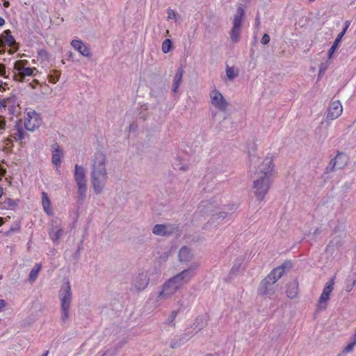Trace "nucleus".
<instances>
[{"mask_svg": "<svg viewBox=\"0 0 356 356\" xmlns=\"http://www.w3.org/2000/svg\"><path fill=\"white\" fill-rule=\"evenodd\" d=\"M272 157H266L254 172L252 190L257 200L261 202L268 193L273 179Z\"/></svg>", "mask_w": 356, "mask_h": 356, "instance_id": "f257e3e1", "label": "nucleus"}, {"mask_svg": "<svg viewBox=\"0 0 356 356\" xmlns=\"http://www.w3.org/2000/svg\"><path fill=\"white\" fill-rule=\"evenodd\" d=\"M108 179L106 169V155L102 152H97L92 160L91 181L95 193L102 191Z\"/></svg>", "mask_w": 356, "mask_h": 356, "instance_id": "f03ea898", "label": "nucleus"}, {"mask_svg": "<svg viewBox=\"0 0 356 356\" xmlns=\"http://www.w3.org/2000/svg\"><path fill=\"white\" fill-rule=\"evenodd\" d=\"M60 300L61 320L65 323L69 318L70 305L72 299V293L70 282H65L60 288L58 293Z\"/></svg>", "mask_w": 356, "mask_h": 356, "instance_id": "7ed1b4c3", "label": "nucleus"}, {"mask_svg": "<svg viewBox=\"0 0 356 356\" xmlns=\"http://www.w3.org/2000/svg\"><path fill=\"white\" fill-rule=\"evenodd\" d=\"M244 15V6L243 4L240 3L237 7L236 13L233 19V26L230 31V38L234 43H236L239 41L241 32L242 22Z\"/></svg>", "mask_w": 356, "mask_h": 356, "instance_id": "20e7f679", "label": "nucleus"}, {"mask_svg": "<svg viewBox=\"0 0 356 356\" xmlns=\"http://www.w3.org/2000/svg\"><path fill=\"white\" fill-rule=\"evenodd\" d=\"M183 284L179 281L176 275L165 282L162 290L159 292L158 298H168L175 293Z\"/></svg>", "mask_w": 356, "mask_h": 356, "instance_id": "39448f33", "label": "nucleus"}, {"mask_svg": "<svg viewBox=\"0 0 356 356\" xmlns=\"http://www.w3.org/2000/svg\"><path fill=\"white\" fill-rule=\"evenodd\" d=\"M279 280L275 275L270 273L264 279H263L258 287L259 295L264 296H270L275 293L274 284Z\"/></svg>", "mask_w": 356, "mask_h": 356, "instance_id": "423d86ee", "label": "nucleus"}, {"mask_svg": "<svg viewBox=\"0 0 356 356\" xmlns=\"http://www.w3.org/2000/svg\"><path fill=\"white\" fill-rule=\"evenodd\" d=\"M26 60H19L15 63V69L17 70L19 73L15 75V79L20 82L24 81V76H35L34 72H38V70L35 67H25L28 64Z\"/></svg>", "mask_w": 356, "mask_h": 356, "instance_id": "0eeeda50", "label": "nucleus"}, {"mask_svg": "<svg viewBox=\"0 0 356 356\" xmlns=\"http://www.w3.org/2000/svg\"><path fill=\"white\" fill-rule=\"evenodd\" d=\"M179 227L172 224H157L154 226L152 233L161 236H170L178 232Z\"/></svg>", "mask_w": 356, "mask_h": 356, "instance_id": "6e6552de", "label": "nucleus"}, {"mask_svg": "<svg viewBox=\"0 0 356 356\" xmlns=\"http://www.w3.org/2000/svg\"><path fill=\"white\" fill-rule=\"evenodd\" d=\"M27 117L24 120V127L26 130L34 131L40 127L42 124V119L35 111H31L26 113Z\"/></svg>", "mask_w": 356, "mask_h": 356, "instance_id": "1a4fd4ad", "label": "nucleus"}, {"mask_svg": "<svg viewBox=\"0 0 356 356\" xmlns=\"http://www.w3.org/2000/svg\"><path fill=\"white\" fill-rule=\"evenodd\" d=\"M348 160V158L345 153L338 152L336 156L330 161L327 167V171L333 172L342 169L346 165Z\"/></svg>", "mask_w": 356, "mask_h": 356, "instance_id": "9d476101", "label": "nucleus"}, {"mask_svg": "<svg viewBox=\"0 0 356 356\" xmlns=\"http://www.w3.org/2000/svg\"><path fill=\"white\" fill-rule=\"evenodd\" d=\"M199 267V264L195 262L192 264L187 269H184L176 276L179 281L184 285L190 282V280L195 275L196 270Z\"/></svg>", "mask_w": 356, "mask_h": 356, "instance_id": "9b49d317", "label": "nucleus"}, {"mask_svg": "<svg viewBox=\"0 0 356 356\" xmlns=\"http://www.w3.org/2000/svg\"><path fill=\"white\" fill-rule=\"evenodd\" d=\"M149 279L145 273H140L133 277L131 285L137 291L144 290L149 284Z\"/></svg>", "mask_w": 356, "mask_h": 356, "instance_id": "f8f14e48", "label": "nucleus"}, {"mask_svg": "<svg viewBox=\"0 0 356 356\" xmlns=\"http://www.w3.org/2000/svg\"><path fill=\"white\" fill-rule=\"evenodd\" d=\"M211 102L213 106L222 111H225L228 105L222 95L216 90L213 91Z\"/></svg>", "mask_w": 356, "mask_h": 356, "instance_id": "ddd939ff", "label": "nucleus"}, {"mask_svg": "<svg viewBox=\"0 0 356 356\" xmlns=\"http://www.w3.org/2000/svg\"><path fill=\"white\" fill-rule=\"evenodd\" d=\"M3 33L5 34L3 35L5 47L7 45L10 47V50L8 51V53L10 54H13L19 49V44L16 42L15 38L12 35L10 29L4 31Z\"/></svg>", "mask_w": 356, "mask_h": 356, "instance_id": "4468645a", "label": "nucleus"}, {"mask_svg": "<svg viewBox=\"0 0 356 356\" xmlns=\"http://www.w3.org/2000/svg\"><path fill=\"white\" fill-rule=\"evenodd\" d=\"M342 106L339 101L332 102L327 114V120H333L339 118L342 113Z\"/></svg>", "mask_w": 356, "mask_h": 356, "instance_id": "2eb2a0df", "label": "nucleus"}, {"mask_svg": "<svg viewBox=\"0 0 356 356\" xmlns=\"http://www.w3.org/2000/svg\"><path fill=\"white\" fill-rule=\"evenodd\" d=\"M71 44L75 50L79 51L83 56L89 57L91 56L89 47L86 45L81 40H73L71 42Z\"/></svg>", "mask_w": 356, "mask_h": 356, "instance_id": "dca6fc26", "label": "nucleus"}, {"mask_svg": "<svg viewBox=\"0 0 356 356\" xmlns=\"http://www.w3.org/2000/svg\"><path fill=\"white\" fill-rule=\"evenodd\" d=\"M291 268V261L289 260H286L281 266L275 268L270 273L273 275H275L277 277V278L280 279L284 275L286 270H288Z\"/></svg>", "mask_w": 356, "mask_h": 356, "instance_id": "f3484780", "label": "nucleus"}, {"mask_svg": "<svg viewBox=\"0 0 356 356\" xmlns=\"http://www.w3.org/2000/svg\"><path fill=\"white\" fill-rule=\"evenodd\" d=\"M52 147L54 148L51 157L52 163L56 166H59L61 163V158L63 155V151L56 143L52 145Z\"/></svg>", "mask_w": 356, "mask_h": 356, "instance_id": "a211bd4d", "label": "nucleus"}, {"mask_svg": "<svg viewBox=\"0 0 356 356\" xmlns=\"http://www.w3.org/2000/svg\"><path fill=\"white\" fill-rule=\"evenodd\" d=\"M74 179L76 184H86L85 170L78 164L74 167Z\"/></svg>", "mask_w": 356, "mask_h": 356, "instance_id": "6ab92c4d", "label": "nucleus"}, {"mask_svg": "<svg viewBox=\"0 0 356 356\" xmlns=\"http://www.w3.org/2000/svg\"><path fill=\"white\" fill-rule=\"evenodd\" d=\"M178 256L181 262H189L193 259L191 250L186 246H184L180 249Z\"/></svg>", "mask_w": 356, "mask_h": 356, "instance_id": "aec40b11", "label": "nucleus"}, {"mask_svg": "<svg viewBox=\"0 0 356 356\" xmlns=\"http://www.w3.org/2000/svg\"><path fill=\"white\" fill-rule=\"evenodd\" d=\"M298 291V282L296 280L289 282L287 285L286 293L288 298L293 299L296 297Z\"/></svg>", "mask_w": 356, "mask_h": 356, "instance_id": "412c9836", "label": "nucleus"}, {"mask_svg": "<svg viewBox=\"0 0 356 356\" xmlns=\"http://www.w3.org/2000/svg\"><path fill=\"white\" fill-rule=\"evenodd\" d=\"M184 70L181 67H179L177 71L176 74L175 75L174 79H173V83H172V91L173 92H176L182 81V76H183Z\"/></svg>", "mask_w": 356, "mask_h": 356, "instance_id": "4be33fe9", "label": "nucleus"}, {"mask_svg": "<svg viewBox=\"0 0 356 356\" xmlns=\"http://www.w3.org/2000/svg\"><path fill=\"white\" fill-rule=\"evenodd\" d=\"M42 204L44 212L48 215H52V211L51 209V201L46 192L42 193Z\"/></svg>", "mask_w": 356, "mask_h": 356, "instance_id": "5701e85b", "label": "nucleus"}, {"mask_svg": "<svg viewBox=\"0 0 356 356\" xmlns=\"http://www.w3.org/2000/svg\"><path fill=\"white\" fill-rule=\"evenodd\" d=\"M63 230L62 228L56 227V231L54 232V227H52L51 231L49 232V236L51 240L55 243H58L59 240L63 235Z\"/></svg>", "mask_w": 356, "mask_h": 356, "instance_id": "b1692460", "label": "nucleus"}, {"mask_svg": "<svg viewBox=\"0 0 356 356\" xmlns=\"http://www.w3.org/2000/svg\"><path fill=\"white\" fill-rule=\"evenodd\" d=\"M189 339L188 335L186 334H182L179 339H175L172 341L170 343V347L172 348H177L181 345L184 344Z\"/></svg>", "mask_w": 356, "mask_h": 356, "instance_id": "393cba45", "label": "nucleus"}, {"mask_svg": "<svg viewBox=\"0 0 356 356\" xmlns=\"http://www.w3.org/2000/svg\"><path fill=\"white\" fill-rule=\"evenodd\" d=\"M42 268V264H36L34 267L32 268L29 273V280L30 282H33L37 279L39 272L40 271Z\"/></svg>", "mask_w": 356, "mask_h": 356, "instance_id": "a878e982", "label": "nucleus"}, {"mask_svg": "<svg viewBox=\"0 0 356 356\" xmlns=\"http://www.w3.org/2000/svg\"><path fill=\"white\" fill-rule=\"evenodd\" d=\"M341 40H342V38H341V35H337V37L334 40L332 45L328 50L327 56H328L329 59L332 58L333 54L338 49Z\"/></svg>", "mask_w": 356, "mask_h": 356, "instance_id": "bb28decb", "label": "nucleus"}, {"mask_svg": "<svg viewBox=\"0 0 356 356\" xmlns=\"http://www.w3.org/2000/svg\"><path fill=\"white\" fill-rule=\"evenodd\" d=\"M239 74V70L235 69L234 67H226V75L229 81H232L234 79L237 77Z\"/></svg>", "mask_w": 356, "mask_h": 356, "instance_id": "cd10ccee", "label": "nucleus"}, {"mask_svg": "<svg viewBox=\"0 0 356 356\" xmlns=\"http://www.w3.org/2000/svg\"><path fill=\"white\" fill-rule=\"evenodd\" d=\"M79 200H84L86 198L87 185L86 184H77Z\"/></svg>", "mask_w": 356, "mask_h": 356, "instance_id": "c85d7f7f", "label": "nucleus"}, {"mask_svg": "<svg viewBox=\"0 0 356 356\" xmlns=\"http://www.w3.org/2000/svg\"><path fill=\"white\" fill-rule=\"evenodd\" d=\"M194 324L195 325V328H197V330L200 331L206 326L207 320L203 316H198L195 319V322Z\"/></svg>", "mask_w": 356, "mask_h": 356, "instance_id": "c756f323", "label": "nucleus"}, {"mask_svg": "<svg viewBox=\"0 0 356 356\" xmlns=\"http://www.w3.org/2000/svg\"><path fill=\"white\" fill-rule=\"evenodd\" d=\"M60 74L61 73L60 71L56 70H53L52 72L48 76L49 82L53 83H56L58 81Z\"/></svg>", "mask_w": 356, "mask_h": 356, "instance_id": "7c9ffc66", "label": "nucleus"}, {"mask_svg": "<svg viewBox=\"0 0 356 356\" xmlns=\"http://www.w3.org/2000/svg\"><path fill=\"white\" fill-rule=\"evenodd\" d=\"M172 49V42L170 39H165L162 43V51L166 54L170 51Z\"/></svg>", "mask_w": 356, "mask_h": 356, "instance_id": "2f4dec72", "label": "nucleus"}, {"mask_svg": "<svg viewBox=\"0 0 356 356\" xmlns=\"http://www.w3.org/2000/svg\"><path fill=\"white\" fill-rule=\"evenodd\" d=\"M15 128L17 129V136L15 137V139L16 140H22L25 138V136L26 135L25 131L23 130L22 127L20 124H17L15 125Z\"/></svg>", "mask_w": 356, "mask_h": 356, "instance_id": "473e14b6", "label": "nucleus"}, {"mask_svg": "<svg viewBox=\"0 0 356 356\" xmlns=\"http://www.w3.org/2000/svg\"><path fill=\"white\" fill-rule=\"evenodd\" d=\"M227 216V213L225 211H220L218 213H216L212 216V218L211 219V222H218V220H222L225 219Z\"/></svg>", "mask_w": 356, "mask_h": 356, "instance_id": "72a5a7b5", "label": "nucleus"}, {"mask_svg": "<svg viewBox=\"0 0 356 356\" xmlns=\"http://www.w3.org/2000/svg\"><path fill=\"white\" fill-rule=\"evenodd\" d=\"M243 263V258H238L235 262L234 266H232L231 269V273L233 274L237 273L241 268V266Z\"/></svg>", "mask_w": 356, "mask_h": 356, "instance_id": "f704fd0d", "label": "nucleus"}, {"mask_svg": "<svg viewBox=\"0 0 356 356\" xmlns=\"http://www.w3.org/2000/svg\"><path fill=\"white\" fill-rule=\"evenodd\" d=\"M333 285H334V278H332L329 282H327L323 290V293H327V294L330 295L332 289H333Z\"/></svg>", "mask_w": 356, "mask_h": 356, "instance_id": "c9c22d12", "label": "nucleus"}, {"mask_svg": "<svg viewBox=\"0 0 356 356\" xmlns=\"http://www.w3.org/2000/svg\"><path fill=\"white\" fill-rule=\"evenodd\" d=\"M355 284L356 277H353V279L348 278L347 284L346 286V291L348 292L350 291L353 289V286L355 285Z\"/></svg>", "mask_w": 356, "mask_h": 356, "instance_id": "e433bc0d", "label": "nucleus"}, {"mask_svg": "<svg viewBox=\"0 0 356 356\" xmlns=\"http://www.w3.org/2000/svg\"><path fill=\"white\" fill-rule=\"evenodd\" d=\"M329 299H330V295L327 294V293L322 292V293L319 298V300H318V303L319 304L326 303V302Z\"/></svg>", "mask_w": 356, "mask_h": 356, "instance_id": "4c0bfd02", "label": "nucleus"}, {"mask_svg": "<svg viewBox=\"0 0 356 356\" xmlns=\"http://www.w3.org/2000/svg\"><path fill=\"white\" fill-rule=\"evenodd\" d=\"M38 56L40 58H41L42 59H44V60L48 59L49 54L46 50H44L43 49L38 50Z\"/></svg>", "mask_w": 356, "mask_h": 356, "instance_id": "58836bf2", "label": "nucleus"}, {"mask_svg": "<svg viewBox=\"0 0 356 356\" xmlns=\"http://www.w3.org/2000/svg\"><path fill=\"white\" fill-rule=\"evenodd\" d=\"M177 313H178V311L177 310H175L173 311L170 316H169V318H168V320L166 321V323L167 324H171L172 323H173V321H175L177 315Z\"/></svg>", "mask_w": 356, "mask_h": 356, "instance_id": "ea45409f", "label": "nucleus"}, {"mask_svg": "<svg viewBox=\"0 0 356 356\" xmlns=\"http://www.w3.org/2000/svg\"><path fill=\"white\" fill-rule=\"evenodd\" d=\"M6 51L5 43L3 41V35H0V54H4Z\"/></svg>", "mask_w": 356, "mask_h": 356, "instance_id": "a19ab883", "label": "nucleus"}, {"mask_svg": "<svg viewBox=\"0 0 356 356\" xmlns=\"http://www.w3.org/2000/svg\"><path fill=\"white\" fill-rule=\"evenodd\" d=\"M168 19H176L177 13L172 9L167 10Z\"/></svg>", "mask_w": 356, "mask_h": 356, "instance_id": "79ce46f5", "label": "nucleus"}, {"mask_svg": "<svg viewBox=\"0 0 356 356\" xmlns=\"http://www.w3.org/2000/svg\"><path fill=\"white\" fill-rule=\"evenodd\" d=\"M270 42V36L268 34L265 33L261 40V43L262 44H267Z\"/></svg>", "mask_w": 356, "mask_h": 356, "instance_id": "37998d69", "label": "nucleus"}, {"mask_svg": "<svg viewBox=\"0 0 356 356\" xmlns=\"http://www.w3.org/2000/svg\"><path fill=\"white\" fill-rule=\"evenodd\" d=\"M6 70L5 65L0 63V76L3 77H8L6 75Z\"/></svg>", "mask_w": 356, "mask_h": 356, "instance_id": "c03bdc74", "label": "nucleus"}, {"mask_svg": "<svg viewBox=\"0 0 356 356\" xmlns=\"http://www.w3.org/2000/svg\"><path fill=\"white\" fill-rule=\"evenodd\" d=\"M355 346V342L350 343L343 349V352L348 353V352L351 351Z\"/></svg>", "mask_w": 356, "mask_h": 356, "instance_id": "a18cd8bd", "label": "nucleus"}, {"mask_svg": "<svg viewBox=\"0 0 356 356\" xmlns=\"http://www.w3.org/2000/svg\"><path fill=\"white\" fill-rule=\"evenodd\" d=\"M80 257L79 250H76V252L72 254V258L74 260H79Z\"/></svg>", "mask_w": 356, "mask_h": 356, "instance_id": "49530a36", "label": "nucleus"}, {"mask_svg": "<svg viewBox=\"0 0 356 356\" xmlns=\"http://www.w3.org/2000/svg\"><path fill=\"white\" fill-rule=\"evenodd\" d=\"M19 229H20L19 225L18 224H16L15 226H13V227H10V231H11V232H17V231L19 230Z\"/></svg>", "mask_w": 356, "mask_h": 356, "instance_id": "de8ad7c7", "label": "nucleus"}, {"mask_svg": "<svg viewBox=\"0 0 356 356\" xmlns=\"http://www.w3.org/2000/svg\"><path fill=\"white\" fill-rule=\"evenodd\" d=\"M6 173V170L3 167L1 166V165L0 164V175L1 176H4Z\"/></svg>", "mask_w": 356, "mask_h": 356, "instance_id": "09e8293b", "label": "nucleus"}, {"mask_svg": "<svg viewBox=\"0 0 356 356\" xmlns=\"http://www.w3.org/2000/svg\"><path fill=\"white\" fill-rule=\"evenodd\" d=\"M348 29V28L343 26V29H342V31L339 33V34L338 35H341V38H343V37L344 36L345 33H346Z\"/></svg>", "mask_w": 356, "mask_h": 356, "instance_id": "8fccbe9b", "label": "nucleus"}, {"mask_svg": "<svg viewBox=\"0 0 356 356\" xmlns=\"http://www.w3.org/2000/svg\"><path fill=\"white\" fill-rule=\"evenodd\" d=\"M348 29V28L343 26V29H342V31L339 33V34L338 35H341V38H343V37L344 36L345 33H346Z\"/></svg>", "mask_w": 356, "mask_h": 356, "instance_id": "3c124183", "label": "nucleus"}, {"mask_svg": "<svg viewBox=\"0 0 356 356\" xmlns=\"http://www.w3.org/2000/svg\"><path fill=\"white\" fill-rule=\"evenodd\" d=\"M6 301L4 300H0V311L6 306Z\"/></svg>", "mask_w": 356, "mask_h": 356, "instance_id": "603ef678", "label": "nucleus"}, {"mask_svg": "<svg viewBox=\"0 0 356 356\" xmlns=\"http://www.w3.org/2000/svg\"><path fill=\"white\" fill-rule=\"evenodd\" d=\"M6 99H2L0 101V108H6Z\"/></svg>", "mask_w": 356, "mask_h": 356, "instance_id": "864d4df0", "label": "nucleus"}, {"mask_svg": "<svg viewBox=\"0 0 356 356\" xmlns=\"http://www.w3.org/2000/svg\"><path fill=\"white\" fill-rule=\"evenodd\" d=\"M179 169L180 170L186 171V170H187L188 169V165H181V166H180V167L179 168Z\"/></svg>", "mask_w": 356, "mask_h": 356, "instance_id": "5fc2aeb1", "label": "nucleus"}, {"mask_svg": "<svg viewBox=\"0 0 356 356\" xmlns=\"http://www.w3.org/2000/svg\"><path fill=\"white\" fill-rule=\"evenodd\" d=\"M6 126V122L4 120L0 122V130L3 129Z\"/></svg>", "mask_w": 356, "mask_h": 356, "instance_id": "6e6d98bb", "label": "nucleus"}, {"mask_svg": "<svg viewBox=\"0 0 356 356\" xmlns=\"http://www.w3.org/2000/svg\"><path fill=\"white\" fill-rule=\"evenodd\" d=\"M5 19L3 17H0V26H3L5 24Z\"/></svg>", "mask_w": 356, "mask_h": 356, "instance_id": "4d7b16f0", "label": "nucleus"}, {"mask_svg": "<svg viewBox=\"0 0 356 356\" xmlns=\"http://www.w3.org/2000/svg\"><path fill=\"white\" fill-rule=\"evenodd\" d=\"M248 154H249V157H250V162L252 163L253 161V160L254 159V155H252L250 154V152L248 151Z\"/></svg>", "mask_w": 356, "mask_h": 356, "instance_id": "13d9d810", "label": "nucleus"}, {"mask_svg": "<svg viewBox=\"0 0 356 356\" xmlns=\"http://www.w3.org/2000/svg\"><path fill=\"white\" fill-rule=\"evenodd\" d=\"M325 67L323 66V64H322L320 67V74L325 72Z\"/></svg>", "mask_w": 356, "mask_h": 356, "instance_id": "bf43d9fd", "label": "nucleus"}, {"mask_svg": "<svg viewBox=\"0 0 356 356\" xmlns=\"http://www.w3.org/2000/svg\"><path fill=\"white\" fill-rule=\"evenodd\" d=\"M3 6L5 8H8L10 6V2L8 1H5L3 3Z\"/></svg>", "mask_w": 356, "mask_h": 356, "instance_id": "052dcab7", "label": "nucleus"}, {"mask_svg": "<svg viewBox=\"0 0 356 356\" xmlns=\"http://www.w3.org/2000/svg\"><path fill=\"white\" fill-rule=\"evenodd\" d=\"M350 21H348V20H347V21H346V22H345V23H344V26H345V27H346V28H348V27H349V26H350Z\"/></svg>", "mask_w": 356, "mask_h": 356, "instance_id": "680f3d73", "label": "nucleus"}, {"mask_svg": "<svg viewBox=\"0 0 356 356\" xmlns=\"http://www.w3.org/2000/svg\"><path fill=\"white\" fill-rule=\"evenodd\" d=\"M82 245H83V242L81 241V242L79 244V245H78V247H77V250H79V252H81V249H82Z\"/></svg>", "mask_w": 356, "mask_h": 356, "instance_id": "e2e57ef3", "label": "nucleus"}, {"mask_svg": "<svg viewBox=\"0 0 356 356\" xmlns=\"http://www.w3.org/2000/svg\"><path fill=\"white\" fill-rule=\"evenodd\" d=\"M139 115H140V118H143V119H144V120H145V119H146V115H145V114H143L142 113H140Z\"/></svg>", "mask_w": 356, "mask_h": 356, "instance_id": "0e129e2a", "label": "nucleus"}, {"mask_svg": "<svg viewBox=\"0 0 356 356\" xmlns=\"http://www.w3.org/2000/svg\"><path fill=\"white\" fill-rule=\"evenodd\" d=\"M255 23H256V24H257V26H259V23H260V22H259V17H256V19H255Z\"/></svg>", "mask_w": 356, "mask_h": 356, "instance_id": "69168bd1", "label": "nucleus"}, {"mask_svg": "<svg viewBox=\"0 0 356 356\" xmlns=\"http://www.w3.org/2000/svg\"><path fill=\"white\" fill-rule=\"evenodd\" d=\"M204 356H217V355L216 354L207 353Z\"/></svg>", "mask_w": 356, "mask_h": 356, "instance_id": "338daca9", "label": "nucleus"}, {"mask_svg": "<svg viewBox=\"0 0 356 356\" xmlns=\"http://www.w3.org/2000/svg\"><path fill=\"white\" fill-rule=\"evenodd\" d=\"M353 342H355V345H356V334H354L353 335Z\"/></svg>", "mask_w": 356, "mask_h": 356, "instance_id": "774afa93", "label": "nucleus"}]
</instances>
